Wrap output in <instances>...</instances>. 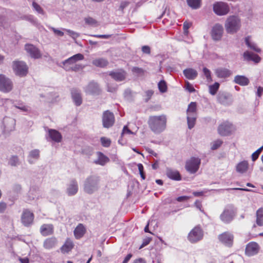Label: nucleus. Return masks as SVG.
Here are the masks:
<instances>
[{
  "instance_id": "4468645a",
  "label": "nucleus",
  "mask_w": 263,
  "mask_h": 263,
  "mask_svg": "<svg viewBox=\"0 0 263 263\" xmlns=\"http://www.w3.org/2000/svg\"><path fill=\"white\" fill-rule=\"evenodd\" d=\"M25 49L32 59H39L42 57L40 49L33 44H26L25 45Z\"/></svg>"
},
{
  "instance_id": "cd10ccee",
  "label": "nucleus",
  "mask_w": 263,
  "mask_h": 263,
  "mask_svg": "<svg viewBox=\"0 0 263 263\" xmlns=\"http://www.w3.org/2000/svg\"><path fill=\"white\" fill-rule=\"evenodd\" d=\"M183 73L186 79L190 80L195 79L198 76L197 71L192 68H188L184 69Z\"/></svg>"
},
{
  "instance_id": "6ab92c4d",
  "label": "nucleus",
  "mask_w": 263,
  "mask_h": 263,
  "mask_svg": "<svg viewBox=\"0 0 263 263\" xmlns=\"http://www.w3.org/2000/svg\"><path fill=\"white\" fill-rule=\"evenodd\" d=\"M259 247L255 242H250L248 243L245 249V254L248 256H252L258 253Z\"/></svg>"
},
{
  "instance_id": "412c9836",
  "label": "nucleus",
  "mask_w": 263,
  "mask_h": 263,
  "mask_svg": "<svg viewBox=\"0 0 263 263\" xmlns=\"http://www.w3.org/2000/svg\"><path fill=\"white\" fill-rule=\"evenodd\" d=\"M217 98L218 102L224 105H229L232 102V96L227 92H219Z\"/></svg>"
},
{
  "instance_id": "0eeeda50",
  "label": "nucleus",
  "mask_w": 263,
  "mask_h": 263,
  "mask_svg": "<svg viewBox=\"0 0 263 263\" xmlns=\"http://www.w3.org/2000/svg\"><path fill=\"white\" fill-rule=\"evenodd\" d=\"M201 164V159L199 157H192L185 162V168L190 174H195L199 170Z\"/></svg>"
},
{
  "instance_id": "dca6fc26",
  "label": "nucleus",
  "mask_w": 263,
  "mask_h": 263,
  "mask_svg": "<svg viewBox=\"0 0 263 263\" xmlns=\"http://www.w3.org/2000/svg\"><path fill=\"white\" fill-rule=\"evenodd\" d=\"M218 239L225 246L230 247L233 245L234 236L232 233L226 232L220 234Z\"/></svg>"
},
{
  "instance_id": "a211bd4d",
  "label": "nucleus",
  "mask_w": 263,
  "mask_h": 263,
  "mask_svg": "<svg viewBox=\"0 0 263 263\" xmlns=\"http://www.w3.org/2000/svg\"><path fill=\"white\" fill-rule=\"evenodd\" d=\"M223 33V28L222 25L217 23L212 28L211 31V35L212 39L215 41L220 40Z\"/></svg>"
},
{
  "instance_id": "f8f14e48",
  "label": "nucleus",
  "mask_w": 263,
  "mask_h": 263,
  "mask_svg": "<svg viewBox=\"0 0 263 263\" xmlns=\"http://www.w3.org/2000/svg\"><path fill=\"white\" fill-rule=\"evenodd\" d=\"M108 75L117 82L124 81L127 77V72L123 69H118L108 72Z\"/></svg>"
},
{
  "instance_id": "b1692460",
  "label": "nucleus",
  "mask_w": 263,
  "mask_h": 263,
  "mask_svg": "<svg viewBox=\"0 0 263 263\" xmlns=\"http://www.w3.org/2000/svg\"><path fill=\"white\" fill-rule=\"evenodd\" d=\"M215 75L219 79H227L232 74V71L231 70L224 68V67H219L215 70Z\"/></svg>"
},
{
  "instance_id": "72a5a7b5",
  "label": "nucleus",
  "mask_w": 263,
  "mask_h": 263,
  "mask_svg": "<svg viewBox=\"0 0 263 263\" xmlns=\"http://www.w3.org/2000/svg\"><path fill=\"white\" fill-rule=\"evenodd\" d=\"M57 243V239L55 237H50L45 239L43 246L46 249L50 250L54 248Z\"/></svg>"
},
{
  "instance_id": "13d9d810",
  "label": "nucleus",
  "mask_w": 263,
  "mask_h": 263,
  "mask_svg": "<svg viewBox=\"0 0 263 263\" xmlns=\"http://www.w3.org/2000/svg\"><path fill=\"white\" fill-rule=\"evenodd\" d=\"M203 73L206 77V79L209 80H212L211 72V71L206 67L203 68Z\"/></svg>"
},
{
  "instance_id": "3c124183",
  "label": "nucleus",
  "mask_w": 263,
  "mask_h": 263,
  "mask_svg": "<svg viewBox=\"0 0 263 263\" xmlns=\"http://www.w3.org/2000/svg\"><path fill=\"white\" fill-rule=\"evenodd\" d=\"M100 141L102 145L105 147H108L111 144V140L109 139L104 137L101 138Z\"/></svg>"
},
{
  "instance_id": "37998d69",
  "label": "nucleus",
  "mask_w": 263,
  "mask_h": 263,
  "mask_svg": "<svg viewBox=\"0 0 263 263\" xmlns=\"http://www.w3.org/2000/svg\"><path fill=\"white\" fill-rule=\"evenodd\" d=\"M197 115H187V121L188 128L191 129L195 126Z\"/></svg>"
},
{
  "instance_id": "c9c22d12",
  "label": "nucleus",
  "mask_w": 263,
  "mask_h": 263,
  "mask_svg": "<svg viewBox=\"0 0 263 263\" xmlns=\"http://www.w3.org/2000/svg\"><path fill=\"white\" fill-rule=\"evenodd\" d=\"M74 245L72 241L69 239H67L64 244L61 247V251L62 253H68L73 248Z\"/></svg>"
},
{
  "instance_id": "4be33fe9",
  "label": "nucleus",
  "mask_w": 263,
  "mask_h": 263,
  "mask_svg": "<svg viewBox=\"0 0 263 263\" xmlns=\"http://www.w3.org/2000/svg\"><path fill=\"white\" fill-rule=\"evenodd\" d=\"M71 95L72 101L77 106H80L82 103V97L81 91L77 88L71 89Z\"/></svg>"
},
{
  "instance_id": "774afa93",
  "label": "nucleus",
  "mask_w": 263,
  "mask_h": 263,
  "mask_svg": "<svg viewBox=\"0 0 263 263\" xmlns=\"http://www.w3.org/2000/svg\"><path fill=\"white\" fill-rule=\"evenodd\" d=\"M142 51L143 53L149 54L151 52V48L149 46L144 45L141 48Z\"/></svg>"
},
{
  "instance_id": "20e7f679",
  "label": "nucleus",
  "mask_w": 263,
  "mask_h": 263,
  "mask_svg": "<svg viewBox=\"0 0 263 263\" xmlns=\"http://www.w3.org/2000/svg\"><path fill=\"white\" fill-rule=\"evenodd\" d=\"M237 210L233 204H228L220 215V220L225 224L230 223L237 215Z\"/></svg>"
},
{
  "instance_id": "ea45409f",
  "label": "nucleus",
  "mask_w": 263,
  "mask_h": 263,
  "mask_svg": "<svg viewBox=\"0 0 263 263\" xmlns=\"http://www.w3.org/2000/svg\"><path fill=\"white\" fill-rule=\"evenodd\" d=\"M12 103L15 107L23 111L26 112L28 111V107L25 105V103L22 101H13Z\"/></svg>"
},
{
  "instance_id": "de8ad7c7",
  "label": "nucleus",
  "mask_w": 263,
  "mask_h": 263,
  "mask_svg": "<svg viewBox=\"0 0 263 263\" xmlns=\"http://www.w3.org/2000/svg\"><path fill=\"white\" fill-rule=\"evenodd\" d=\"M118 89V85L116 83H107V91L110 92H115Z\"/></svg>"
},
{
  "instance_id": "49530a36",
  "label": "nucleus",
  "mask_w": 263,
  "mask_h": 263,
  "mask_svg": "<svg viewBox=\"0 0 263 263\" xmlns=\"http://www.w3.org/2000/svg\"><path fill=\"white\" fill-rule=\"evenodd\" d=\"M83 68V66L81 64H75L72 67H66L65 68V70L66 71H78L81 69H82Z\"/></svg>"
},
{
  "instance_id": "a18cd8bd",
  "label": "nucleus",
  "mask_w": 263,
  "mask_h": 263,
  "mask_svg": "<svg viewBox=\"0 0 263 263\" xmlns=\"http://www.w3.org/2000/svg\"><path fill=\"white\" fill-rule=\"evenodd\" d=\"M220 86V84L218 82H215L213 85H211L209 86V92L212 95H215L217 93L219 88Z\"/></svg>"
},
{
  "instance_id": "c85d7f7f",
  "label": "nucleus",
  "mask_w": 263,
  "mask_h": 263,
  "mask_svg": "<svg viewBox=\"0 0 263 263\" xmlns=\"http://www.w3.org/2000/svg\"><path fill=\"white\" fill-rule=\"evenodd\" d=\"M86 233V229L84 225L79 223L73 231L74 235L76 239H79L82 238Z\"/></svg>"
},
{
  "instance_id": "4d7b16f0",
  "label": "nucleus",
  "mask_w": 263,
  "mask_h": 263,
  "mask_svg": "<svg viewBox=\"0 0 263 263\" xmlns=\"http://www.w3.org/2000/svg\"><path fill=\"white\" fill-rule=\"evenodd\" d=\"M138 167L142 179L144 180L145 179V175L144 172V167L143 165L141 163H139L138 164Z\"/></svg>"
},
{
  "instance_id": "f257e3e1",
  "label": "nucleus",
  "mask_w": 263,
  "mask_h": 263,
  "mask_svg": "<svg viewBox=\"0 0 263 263\" xmlns=\"http://www.w3.org/2000/svg\"><path fill=\"white\" fill-rule=\"evenodd\" d=\"M147 124L149 129L155 134H160L166 128L167 117L165 115L151 116L149 117Z\"/></svg>"
},
{
  "instance_id": "680f3d73",
  "label": "nucleus",
  "mask_w": 263,
  "mask_h": 263,
  "mask_svg": "<svg viewBox=\"0 0 263 263\" xmlns=\"http://www.w3.org/2000/svg\"><path fill=\"white\" fill-rule=\"evenodd\" d=\"M49 29L52 30L55 34L59 36H63L64 35V32L58 29H56L52 27H50Z\"/></svg>"
},
{
  "instance_id": "473e14b6",
  "label": "nucleus",
  "mask_w": 263,
  "mask_h": 263,
  "mask_svg": "<svg viewBox=\"0 0 263 263\" xmlns=\"http://www.w3.org/2000/svg\"><path fill=\"white\" fill-rule=\"evenodd\" d=\"M245 42L247 47L250 49L257 53H260L261 51V49L257 47L256 44L251 41L250 36L246 37L245 39Z\"/></svg>"
},
{
  "instance_id": "39448f33",
  "label": "nucleus",
  "mask_w": 263,
  "mask_h": 263,
  "mask_svg": "<svg viewBox=\"0 0 263 263\" xmlns=\"http://www.w3.org/2000/svg\"><path fill=\"white\" fill-rule=\"evenodd\" d=\"M203 237V230L199 224L194 227L188 233L187 239L191 243H196L201 241Z\"/></svg>"
},
{
  "instance_id": "4c0bfd02",
  "label": "nucleus",
  "mask_w": 263,
  "mask_h": 263,
  "mask_svg": "<svg viewBox=\"0 0 263 263\" xmlns=\"http://www.w3.org/2000/svg\"><path fill=\"white\" fill-rule=\"evenodd\" d=\"M92 64L97 67L104 68L108 65V62L105 59L98 58L93 60Z\"/></svg>"
},
{
  "instance_id": "2eb2a0df",
  "label": "nucleus",
  "mask_w": 263,
  "mask_h": 263,
  "mask_svg": "<svg viewBox=\"0 0 263 263\" xmlns=\"http://www.w3.org/2000/svg\"><path fill=\"white\" fill-rule=\"evenodd\" d=\"M233 124L228 121L223 122L218 127V133L222 136L230 135L233 130Z\"/></svg>"
},
{
  "instance_id": "1a4fd4ad",
  "label": "nucleus",
  "mask_w": 263,
  "mask_h": 263,
  "mask_svg": "<svg viewBox=\"0 0 263 263\" xmlns=\"http://www.w3.org/2000/svg\"><path fill=\"white\" fill-rule=\"evenodd\" d=\"M213 11L219 16L227 14L230 11V8L227 3L217 2L213 4Z\"/></svg>"
},
{
  "instance_id": "a878e982",
  "label": "nucleus",
  "mask_w": 263,
  "mask_h": 263,
  "mask_svg": "<svg viewBox=\"0 0 263 263\" xmlns=\"http://www.w3.org/2000/svg\"><path fill=\"white\" fill-rule=\"evenodd\" d=\"M243 58L245 61L248 62L253 61L255 63H259L261 60V58L259 55L253 54L249 51L244 52Z\"/></svg>"
},
{
  "instance_id": "f704fd0d",
  "label": "nucleus",
  "mask_w": 263,
  "mask_h": 263,
  "mask_svg": "<svg viewBox=\"0 0 263 263\" xmlns=\"http://www.w3.org/2000/svg\"><path fill=\"white\" fill-rule=\"evenodd\" d=\"M249 164L247 161L244 160L240 162L236 166V171L239 173H244L247 171Z\"/></svg>"
},
{
  "instance_id": "58836bf2",
  "label": "nucleus",
  "mask_w": 263,
  "mask_h": 263,
  "mask_svg": "<svg viewBox=\"0 0 263 263\" xmlns=\"http://www.w3.org/2000/svg\"><path fill=\"white\" fill-rule=\"evenodd\" d=\"M187 5L193 9H198L201 6V0H186Z\"/></svg>"
},
{
  "instance_id": "09e8293b",
  "label": "nucleus",
  "mask_w": 263,
  "mask_h": 263,
  "mask_svg": "<svg viewBox=\"0 0 263 263\" xmlns=\"http://www.w3.org/2000/svg\"><path fill=\"white\" fill-rule=\"evenodd\" d=\"M262 150L263 146H261L260 148H259L252 154L251 157L253 161H255L258 159L259 155L260 154Z\"/></svg>"
},
{
  "instance_id": "6e6552de",
  "label": "nucleus",
  "mask_w": 263,
  "mask_h": 263,
  "mask_svg": "<svg viewBox=\"0 0 263 263\" xmlns=\"http://www.w3.org/2000/svg\"><path fill=\"white\" fill-rule=\"evenodd\" d=\"M13 88V83L12 80L5 75L0 74V91L4 93L11 91Z\"/></svg>"
},
{
  "instance_id": "393cba45",
  "label": "nucleus",
  "mask_w": 263,
  "mask_h": 263,
  "mask_svg": "<svg viewBox=\"0 0 263 263\" xmlns=\"http://www.w3.org/2000/svg\"><path fill=\"white\" fill-rule=\"evenodd\" d=\"M166 175L170 179L175 181H180L182 177L179 172L171 168H166Z\"/></svg>"
},
{
  "instance_id": "aec40b11",
  "label": "nucleus",
  "mask_w": 263,
  "mask_h": 263,
  "mask_svg": "<svg viewBox=\"0 0 263 263\" xmlns=\"http://www.w3.org/2000/svg\"><path fill=\"white\" fill-rule=\"evenodd\" d=\"M62 136L61 133L58 130L53 129H49L48 136L46 137L47 141H53L57 143H59L61 141Z\"/></svg>"
},
{
  "instance_id": "bf43d9fd",
  "label": "nucleus",
  "mask_w": 263,
  "mask_h": 263,
  "mask_svg": "<svg viewBox=\"0 0 263 263\" xmlns=\"http://www.w3.org/2000/svg\"><path fill=\"white\" fill-rule=\"evenodd\" d=\"M68 34L73 39H76L80 36V34L70 29H65Z\"/></svg>"
},
{
  "instance_id": "603ef678",
  "label": "nucleus",
  "mask_w": 263,
  "mask_h": 263,
  "mask_svg": "<svg viewBox=\"0 0 263 263\" xmlns=\"http://www.w3.org/2000/svg\"><path fill=\"white\" fill-rule=\"evenodd\" d=\"M223 142L221 140H217L214 141L211 144V149L216 150L221 146Z\"/></svg>"
},
{
  "instance_id": "f3484780",
  "label": "nucleus",
  "mask_w": 263,
  "mask_h": 263,
  "mask_svg": "<svg viewBox=\"0 0 263 263\" xmlns=\"http://www.w3.org/2000/svg\"><path fill=\"white\" fill-rule=\"evenodd\" d=\"M34 215L29 210L25 209L23 211L22 216V222L25 227L30 226L33 222Z\"/></svg>"
},
{
  "instance_id": "e433bc0d",
  "label": "nucleus",
  "mask_w": 263,
  "mask_h": 263,
  "mask_svg": "<svg viewBox=\"0 0 263 263\" xmlns=\"http://www.w3.org/2000/svg\"><path fill=\"white\" fill-rule=\"evenodd\" d=\"M15 121L14 119L11 118H5L3 121V124L5 126V128L8 129V130H12L14 128Z\"/></svg>"
},
{
  "instance_id": "e2e57ef3",
  "label": "nucleus",
  "mask_w": 263,
  "mask_h": 263,
  "mask_svg": "<svg viewBox=\"0 0 263 263\" xmlns=\"http://www.w3.org/2000/svg\"><path fill=\"white\" fill-rule=\"evenodd\" d=\"M185 88L191 93L195 91V89L193 86L188 81L185 83Z\"/></svg>"
},
{
  "instance_id": "7ed1b4c3",
  "label": "nucleus",
  "mask_w": 263,
  "mask_h": 263,
  "mask_svg": "<svg viewBox=\"0 0 263 263\" xmlns=\"http://www.w3.org/2000/svg\"><path fill=\"white\" fill-rule=\"evenodd\" d=\"M224 27L228 33L233 34L240 29V20L237 16H230L227 18L225 22Z\"/></svg>"
},
{
  "instance_id": "423d86ee",
  "label": "nucleus",
  "mask_w": 263,
  "mask_h": 263,
  "mask_svg": "<svg viewBox=\"0 0 263 263\" xmlns=\"http://www.w3.org/2000/svg\"><path fill=\"white\" fill-rule=\"evenodd\" d=\"M12 67L15 74L20 77H25L28 73V67L23 61H14Z\"/></svg>"
},
{
  "instance_id": "79ce46f5",
  "label": "nucleus",
  "mask_w": 263,
  "mask_h": 263,
  "mask_svg": "<svg viewBox=\"0 0 263 263\" xmlns=\"http://www.w3.org/2000/svg\"><path fill=\"white\" fill-rule=\"evenodd\" d=\"M256 223L259 226H263V209L260 208L256 212Z\"/></svg>"
},
{
  "instance_id": "864d4df0",
  "label": "nucleus",
  "mask_w": 263,
  "mask_h": 263,
  "mask_svg": "<svg viewBox=\"0 0 263 263\" xmlns=\"http://www.w3.org/2000/svg\"><path fill=\"white\" fill-rule=\"evenodd\" d=\"M85 22L86 24L91 25V26H95L97 24V21L91 17H88L84 18Z\"/></svg>"
},
{
  "instance_id": "5fc2aeb1",
  "label": "nucleus",
  "mask_w": 263,
  "mask_h": 263,
  "mask_svg": "<svg viewBox=\"0 0 263 263\" xmlns=\"http://www.w3.org/2000/svg\"><path fill=\"white\" fill-rule=\"evenodd\" d=\"M32 6L34 8V9L38 13L44 14V12L43 9L42 8V7L37 4L36 3L33 2L32 3Z\"/></svg>"
},
{
  "instance_id": "0e129e2a",
  "label": "nucleus",
  "mask_w": 263,
  "mask_h": 263,
  "mask_svg": "<svg viewBox=\"0 0 263 263\" xmlns=\"http://www.w3.org/2000/svg\"><path fill=\"white\" fill-rule=\"evenodd\" d=\"M151 240H152L151 237H146L144 239H143L142 243L141 245V246L140 247L139 249H141V248H143L144 247L148 245L150 243Z\"/></svg>"
},
{
  "instance_id": "c756f323",
  "label": "nucleus",
  "mask_w": 263,
  "mask_h": 263,
  "mask_svg": "<svg viewBox=\"0 0 263 263\" xmlns=\"http://www.w3.org/2000/svg\"><path fill=\"white\" fill-rule=\"evenodd\" d=\"M234 83L240 86H247L249 83V79L245 76L237 75L234 77Z\"/></svg>"
},
{
  "instance_id": "2f4dec72",
  "label": "nucleus",
  "mask_w": 263,
  "mask_h": 263,
  "mask_svg": "<svg viewBox=\"0 0 263 263\" xmlns=\"http://www.w3.org/2000/svg\"><path fill=\"white\" fill-rule=\"evenodd\" d=\"M97 155L98 158L97 160L95 161V163L97 164H99L101 166H104L110 160L108 157L105 156L103 153L101 152H98L97 153Z\"/></svg>"
},
{
  "instance_id": "052dcab7",
  "label": "nucleus",
  "mask_w": 263,
  "mask_h": 263,
  "mask_svg": "<svg viewBox=\"0 0 263 263\" xmlns=\"http://www.w3.org/2000/svg\"><path fill=\"white\" fill-rule=\"evenodd\" d=\"M154 92V91L152 90H148L145 92L146 96V98L145 99V102H148V101L151 99L152 96L153 95Z\"/></svg>"
},
{
  "instance_id": "7c9ffc66",
  "label": "nucleus",
  "mask_w": 263,
  "mask_h": 263,
  "mask_svg": "<svg viewBox=\"0 0 263 263\" xmlns=\"http://www.w3.org/2000/svg\"><path fill=\"white\" fill-rule=\"evenodd\" d=\"M40 151L37 149H35L29 152L28 156V161L30 164H33L35 161L38 160L40 158Z\"/></svg>"
},
{
  "instance_id": "338daca9",
  "label": "nucleus",
  "mask_w": 263,
  "mask_h": 263,
  "mask_svg": "<svg viewBox=\"0 0 263 263\" xmlns=\"http://www.w3.org/2000/svg\"><path fill=\"white\" fill-rule=\"evenodd\" d=\"M129 3L128 1L121 2L119 10L123 12L124 9L129 5Z\"/></svg>"
},
{
  "instance_id": "6e6d98bb",
  "label": "nucleus",
  "mask_w": 263,
  "mask_h": 263,
  "mask_svg": "<svg viewBox=\"0 0 263 263\" xmlns=\"http://www.w3.org/2000/svg\"><path fill=\"white\" fill-rule=\"evenodd\" d=\"M125 134L135 135V133L129 129L127 125H125L123 128L121 136H123Z\"/></svg>"
},
{
  "instance_id": "c03bdc74",
  "label": "nucleus",
  "mask_w": 263,
  "mask_h": 263,
  "mask_svg": "<svg viewBox=\"0 0 263 263\" xmlns=\"http://www.w3.org/2000/svg\"><path fill=\"white\" fill-rule=\"evenodd\" d=\"M158 87L159 91L162 93L166 92L167 90V84L164 80L159 81L158 83Z\"/></svg>"
},
{
  "instance_id": "8fccbe9b",
  "label": "nucleus",
  "mask_w": 263,
  "mask_h": 263,
  "mask_svg": "<svg viewBox=\"0 0 263 263\" xmlns=\"http://www.w3.org/2000/svg\"><path fill=\"white\" fill-rule=\"evenodd\" d=\"M18 158L16 156H12L9 161V164L12 166H16L18 164Z\"/></svg>"
},
{
  "instance_id": "bb28decb",
  "label": "nucleus",
  "mask_w": 263,
  "mask_h": 263,
  "mask_svg": "<svg viewBox=\"0 0 263 263\" xmlns=\"http://www.w3.org/2000/svg\"><path fill=\"white\" fill-rule=\"evenodd\" d=\"M40 233L44 236L51 235L53 233V226L52 224H44L40 228Z\"/></svg>"
},
{
  "instance_id": "ddd939ff",
  "label": "nucleus",
  "mask_w": 263,
  "mask_h": 263,
  "mask_svg": "<svg viewBox=\"0 0 263 263\" xmlns=\"http://www.w3.org/2000/svg\"><path fill=\"white\" fill-rule=\"evenodd\" d=\"M85 92L92 95H99L101 92L99 84L94 81H90L87 86L84 88Z\"/></svg>"
},
{
  "instance_id": "f03ea898",
  "label": "nucleus",
  "mask_w": 263,
  "mask_h": 263,
  "mask_svg": "<svg viewBox=\"0 0 263 263\" xmlns=\"http://www.w3.org/2000/svg\"><path fill=\"white\" fill-rule=\"evenodd\" d=\"M100 177L96 175H92L88 176L84 181V191L88 194H92L99 190Z\"/></svg>"
},
{
  "instance_id": "9b49d317",
  "label": "nucleus",
  "mask_w": 263,
  "mask_h": 263,
  "mask_svg": "<svg viewBox=\"0 0 263 263\" xmlns=\"http://www.w3.org/2000/svg\"><path fill=\"white\" fill-rule=\"evenodd\" d=\"M115 122V116L113 112L107 110L102 115V125L104 128H109L112 127Z\"/></svg>"
},
{
  "instance_id": "5701e85b",
  "label": "nucleus",
  "mask_w": 263,
  "mask_h": 263,
  "mask_svg": "<svg viewBox=\"0 0 263 263\" xmlns=\"http://www.w3.org/2000/svg\"><path fill=\"white\" fill-rule=\"evenodd\" d=\"M79 190L78 184L76 179H72L67 185L66 193L69 196H72L76 195Z\"/></svg>"
},
{
  "instance_id": "69168bd1",
  "label": "nucleus",
  "mask_w": 263,
  "mask_h": 263,
  "mask_svg": "<svg viewBox=\"0 0 263 263\" xmlns=\"http://www.w3.org/2000/svg\"><path fill=\"white\" fill-rule=\"evenodd\" d=\"M90 36L100 39H109L111 37L110 34H91Z\"/></svg>"
},
{
  "instance_id": "a19ab883",
  "label": "nucleus",
  "mask_w": 263,
  "mask_h": 263,
  "mask_svg": "<svg viewBox=\"0 0 263 263\" xmlns=\"http://www.w3.org/2000/svg\"><path fill=\"white\" fill-rule=\"evenodd\" d=\"M197 104L196 102H192L188 105L186 110L187 115H197Z\"/></svg>"
},
{
  "instance_id": "9d476101",
  "label": "nucleus",
  "mask_w": 263,
  "mask_h": 263,
  "mask_svg": "<svg viewBox=\"0 0 263 263\" xmlns=\"http://www.w3.org/2000/svg\"><path fill=\"white\" fill-rule=\"evenodd\" d=\"M84 58V57L82 54L77 53L64 60L59 66L65 70L66 67H72L76 62L83 60Z\"/></svg>"
}]
</instances>
